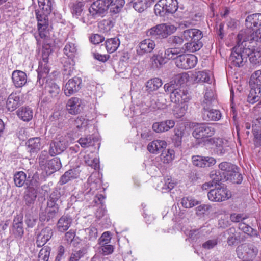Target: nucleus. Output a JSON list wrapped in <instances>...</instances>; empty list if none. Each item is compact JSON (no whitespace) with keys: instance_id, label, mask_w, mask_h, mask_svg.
<instances>
[{"instance_id":"obj_26","label":"nucleus","mask_w":261,"mask_h":261,"mask_svg":"<svg viewBox=\"0 0 261 261\" xmlns=\"http://www.w3.org/2000/svg\"><path fill=\"white\" fill-rule=\"evenodd\" d=\"M166 38L167 43L171 47V48H174L176 51L181 50L182 52L186 50L184 47H180V46L183 44L184 41L182 37L172 35Z\"/></svg>"},{"instance_id":"obj_13","label":"nucleus","mask_w":261,"mask_h":261,"mask_svg":"<svg viewBox=\"0 0 261 261\" xmlns=\"http://www.w3.org/2000/svg\"><path fill=\"white\" fill-rule=\"evenodd\" d=\"M172 102L181 104L187 102L189 100V95L187 90L177 88L170 94Z\"/></svg>"},{"instance_id":"obj_52","label":"nucleus","mask_w":261,"mask_h":261,"mask_svg":"<svg viewBox=\"0 0 261 261\" xmlns=\"http://www.w3.org/2000/svg\"><path fill=\"white\" fill-rule=\"evenodd\" d=\"M98 248V252L102 255H108L112 254L114 251L113 246L108 244H100Z\"/></svg>"},{"instance_id":"obj_2","label":"nucleus","mask_w":261,"mask_h":261,"mask_svg":"<svg viewBox=\"0 0 261 261\" xmlns=\"http://www.w3.org/2000/svg\"><path fill=\"white\" fill-rule=\"evenodd\" d=\"M237 45L233 48L231 54L229 58V62L231 67H241L247 62L248 55L250 53L249 49H245L243 44L248 41L239 42L237 37Z\"/></svg>"},{"instance_id":"obj_6","label":"nucleus","mask_w":261,"mask_h":261,"mask_svg":"<svg viewBox=\"0 0 261 261\" xmlns=\"http://www.w3.org/2000/svg\"><path fill=\"white\" fill-rule=\"evenodd\" d=\"M178 7L177 0H159L154 6V12L156 15L164 16L175 13Z\"/></svg>"},{"instance_id":"obj_15","label":"nucleus","mask_w":261,"mask_h":261,"mask_svg":"<svg viewBox=\"0 0 261 261\" xmlns=\"http://www.w3.org/2000/svg\"><path fill=\"white\" fill-rule=\"evenodd\" d=\"M155 46V42L150 39H144L141 41L137 48L138 55L143 56L145 54L151 53Z\"/></svg>"},{"instance_id":"obj_46","label":"nucleus","mask_w":261,"mask_h":261,"mask_svg":"<svg viewBox=\"0 0 261 261\" xmlns=\"http://www.w3.org/2000/svg\"><path fill=\"white\" fill-rule=\"evenodd\" d=\"M46 90L51 97H56L60 92L59 86L54 82H49L45 86Z\"/></svg>"},{"instance_id":"obj_64","label":"nucleus","mask_w":261,"mask_h":261,"mask_svg":"<svg viewBox=\"0 0 261 261\" xmlns=\"http://www.w3.org/2000/svg\"><path fill=\"white\" fill-rule=\"evenodd\" d=\"M124 4V0H116L115 3L113 4V2L111 3L110 7L111 10H112L114 13H117L120 11Z\"/></svg>"},{"instance_id":"obj_62","label":"nucleus","mask_w":261,"mask_h":261,"mask_svg":"<svg viewBox=\"0 0 261 261\" xmlns=\"http://www.w3.org/2000/svg\"><path fill=\"white\" fill-rule=\"evenodd\" d=\"M85 163L89 166L96 169L99 167V160L96 158L90 159L89 155H87L84 156Z\"/></svg>"},{"instance_id":"obj_58","label":"nucleus","mask_w":261,"mask_h":261,"mask_svg":"<svg viewBox=\"0 0 261 261\" xmlns=\"http://www.w3.org/2000/svg\"><path fill=\"white\" fill-rule=\"evenodd\" d=\"M188 55H180L175 61L176 66L180 68L186 69Z\"/></svg>"},{"instance_id":"obj_55","label":"nucleus","mask_w":261,"mask_h":261,"mask_svg":"<svg viewBox=\"0 0 261 261\" xmlns=\"http://www.w3.org/2000/svg\"><path fill=\"white\" fill-rule=\"evenodd\" d=\"M85 231L88 236L85 237V238L89 240H96L98 237L97 229L94 227L90 226L85 229Z\"/></svg>"},{"instance_id":"obj_56","label":"nucleus","mask_w":261,"mask_h":261,"mask_svg":"<svg viewBox=\"0 0 261 261\" xmlns=\"http://www.w3.org/2000/svg\"><path fill=\"white\" fill-rule=\"evenodd\" d=\"M188 106L187 104H184L183 106H180L176 107L173 110V114L177 118H181L186 113Z\"/></svg>"},{"instance_id":"obj_14","label":"nucleus","mask_w":261,"mask_h":261,"mask_svg":"<svg viewBox=\"0 0 261 261\" xmlns=\"http://www.w3.org/2000/svg\"><path fill=\"white\" fill-rule=\"evenodd\" d=\"M201 116L203 120L206 121H218L221 117V113L218 110L208 108H202Z\"/></svg>"},{"instance_id":"obj_37","label":"nucleus","mask_w":261,"mask_h":261,"mask_svg":"<svg viewBox=\"0 0 261 261\" xmlns=\"http://www.w3.org/2000/svg\"><path fill=\"white\" fill-rule=\"evenodd\" d=\"M97 141L98 139L91 135L84 136L81 137L78 140V142L83 148H88L93 146L95 143Z\"/></svg>"},{"instance_id":"obj_36","label":"nucleus","mask_w":261,"mask_h":261,"mask_svg":"<svg viewBox=\"0 0 261 261\" xmlns=\"http://www.w3.org/2000/svg\"><path fill=\"white\" fill-rule=\"evenodd\" d=\"M33 111L28 107L20 108L17 111L18 117L24 121H29L33 118Z\"/></svg>"},{"instance_id":"obj_31","label":"nucleus","mask_w":261,"mask_h":261,"mask_svg":"<svg viewBox=\"0 0 261 261\" xmlns=\"http://www.w3.org/2000/svg\"><path fill=\"white\" fill-rule=\"evenodd\" d=\"M77 45L74 40L68 41L63 49L64 54L70 59L74 58L77 55Z\"/></svg>"},{"instance_id":"obj_47","label":"nucleus","mask_w":261,"mask_h":261,"mask_svg":"<svg viewBox=\"0 0 261 261\" xmlns=\"http://www.w3.org/2000/svg\"><path fill=\"white\" fill-rule=\"evenodd\" d=\"M182 53L181 50H177L174 49V48H170L166 49L164 53V60L165 59L167 60H176L178 57V55L180 53Z\"/></svg>"},{"instance_id":"obj_41","label":"nucleus","mask_w":261,"mask_h":261,"mask_svg":"<svg viewBox=\"0 0 261 261\" xmlns=\"http://www.w3.org/2000/svg\"><path fill=\"white\" fill-rule=\"evenodd\" d=\"M165 63L164 58L160 55H153L150 58V66L153 69L161 68Z\"/></svg>"},{"instance_id":"obj_44","label":"nucleus","mask_w":261,"mask_h":261,"mask_svg":"<svg viewBox=\"0 0 261 261\" xmlns=\"http://www.w3.org/2000/svg\"><path fill=\"white\" fill-rule=\"evenodd\" d=\"M174 158V151L173 150L167 149L162 151L160 158L164 164L170 163Z\"/></svg>"},{"instance_id":"obj_12","label":"nucleus","mask_w":261,"mask_h":261,"mask_svg":"<svg viewBox=\"0 0 261 261\" xmlns=\"http://www.w3.org/2000/svg\"><path fill=\"white\" fill-rule=\"evenodd\" d=\"M82 100L78 97H72L68 100L66 105V109L69 114L76 115L80 113L83 110Z\"/></svg>"},{"instance_id":"obj_16","label":"nucleus","mask_w":261,"mask_h":261,"mask_svg":"<svg viewBox=\"0 0 261 261\" xmlns=\"http://www.w3.org/2000/svg\"><path fill=\"white\" fill-rule=\"evenodd\" d=\"M12 232L16 238H21L24 234L23 227V215L15 216L13 221Z\"/></svg>"},{"instance_id":"obj_8","label":"nucleus","mask_w":261,"mask_h":261,"mask_svg":"<svg viewBox=\"0 0 261 261\" xmlns=\"http://www.w3.org/2000/svg\"><path fill=\"white\" fill-rule=\"evenodd\" d=\"M112 2V0H97L91 4L89 12L93 17L100 16L108 10Z\"/></svg>"},{"instance_id":"obj_49","label":"nucleus","mask_w":261,"mask_h":261,"mask_svg":"<svg viewBox=\"0 0 261 261\" xmlns=\"http://www.w3.org/2000/svg\"><path fill=\"white\" fill-rule=\"evenodd\" d=\"M51 249L48 246L43 247L39 251L38 261H48Z\"/></svg>"},{"instance_id":"obj_18","label":"nucleus","mask_w":261,"mask_h":261,"mask_svg":"<svg viewBox=\"0 0 261 261\" xmlns=\"http://www.w3.org/2000/svg\"><path fill=\"white\" fill-rule=\"evenodd\" d=\"M53 230L49 227L42 229L37 236L36 244L38 247H42L48 241L53 235Z\"/></svg>"},{"instance_id":"obj_25","label":"nucleus","mask_w":261,"mask_h":261,"mask_svg":"<svg viewBox=\"0 0 261 261\" xmlns=\"http://www.w3.org/2000/svg\"><path fill=\"white\" fill-rule=\"evenodd\" d=\"M50 71V68L48 65V62H39L38 71V80L37 83L40 85L44 84V80L47 77Z\"/></svg>"},{"instance_id":"obj_45","label":"nucleus","mask_w":261,"mask_h":261,"mask_svg":"<svg viewBox=\"0 0 261 261\" xmlns=\"http://www.w3.org/2000/svg\"><path fill=\"white\" fill-rule=\"evenodd\" d=\"M210 177L211 179V181L213 184L214 186H216L217 185H219L220 182L223 180L226 176L223 177L219 170H214L210 172Z\"/></svg>"},{"instance_id":"obj_22","label":"nucleus","mask_w":261,"mask_h":261,"mask_svg":"<svg viewBox=\"0 0 261 261\" xmlns=\"http://www.w3.org/2000/svg\"><path fill=\"white\" fill-rule=\"evenodd\" d=\"M62 167L60 160L59 158H54L49 160L46 163L44 170L47 175H50L59 170Z\"/></svg>"},{"instance_id":"obj_39","label":"nucleus","mask_w":261,"mask_h":261,"mask_svg":"<svg viewBox=\"0 0 261 261\" xmlns=\"http://www.w3.org/2000/svg\"><path fill=\"white\" fill-rule=\"evenodd\" d=\"M162 80L159 78H153L148 80L146 83V90L150 93L158 90L162 85Z\"/></svg>"},{"instance_id":"obj_27","label":"nucleus","mask_w":261,"mask_h":261,"mask_svg":"<svg viewBox=\"0 0 261 261\" xmlns=\"http://www.w3.org/2000/svg\"><path fill=\"white\" fill-rule=\"evenodd\" d=\"M72 222V218L68 215H63L58 221L57 223V230L61 232L67 230Z\"/></svg>"},{"instance_id":"obj_11","label":"nucleus","mask_w":261,"mask_h":261,"mask_svg":"<svg viewBox=\"0 0 261 261\" xmlns=\"http://www.w3.org/2000/svg\"><path fill=\"white\" fill-rule=\"evenodd\" d=\"M22 103V97L20 92H13L8 97L6 107L8 111H13Z\"/></svg>"},{"instance_id":"obj_9","label":"nucleus","mask_w":261,"mask_h":261,"mask_svg":"<svg viewBox=\"0 0 261 261\" xmlns=\"http://www.w3.org/2000/svg\"><path fill=\"white\" fill-rule=\"evenodd\" d=\"M207 196L211 201L220 202L225 201L230 197V192L226 187L222 186L215 189L210 190Z\"/></svg>"},{"instance_id":"obj_17","label":"nucleus","mask_w":261,"mask_h":261,"mask_svg":"<svg viewBox=\"0 0 261 261\" xmlns=\"http://www.w3.org/2000/svg\"><path fill=\"white\" fill-rule=\"evenodd\" d=\"M38 21V30L40 37H45L44 33H47V28L48 25V15L45 14L35 13Z\"/></svg>"},{"instance_id":"obj_53","label":"nucleus","mask_w":261,"mask_h":261,"mask_svg":"<svg viewBox=\"0 0 261 261\" xmlns=\"http://www.w3.org/2000/svg\"><path fill=\"white\" fill-rule=\"evenodd\" d=\"M210 77L207 73L199 71L196 73L195 81L197 83H209Z\"/></svg>"},{"instance_id":"obj_40","label":"nucleus","mask_w":261,"mask_h":261,"mask_svg":"<svg viewBox=\"0 0 261 261\" xmlns=\"http://www.w3.org/2000/svg\"><path fill=\"white\" fill-rule=\"evenodd\" d=\"M120 40L117 38L107 39L105 42L107 51L110 54L115 52L120 45Z\"/></svg>"},{"instance_id":"obj_48","label":"nucleus","mask_w":261,"mask_h":261,"mask_svg":"<svg viewBox=\"0 0 261 261\" xmlns=\"http://www.w3.org/2000/svg\"><path fill=\"white\" fill-rule=\"evenodd\" d=\"M237 166L231 163L223 162L219 165V168L222 171H224L226 173V176L228 173H230L234 170H237Z\"/></svg>"},{"instance_id":"obj_21","label":"nucleus","mask_w":261,"mask_h":261,"mask_svg":"<svg viewBox=\"0 0 261 261\" xmlns=\"http://www.w3.org/2000/svg\"><path fill=\"white\" fill-rule=\"evenodd\" d=\"M59 213V207H54L53 208L41 210L39 213V220L41 222H49L54 219Z\"/></svg>"},{"instance_id":"obj_51","label":"nucleus","mask_w":261,"mask_h":261,"mask_svg":"<svg viewBox=\"0 0 261 261\" xmlns=\"http://www.w3.org/2000/svg\"><path fill=\"white\" fill-rule=\"evenodd\" d=\"M238 227L239 229L243 231L245 233H246L250 236H253L256 234V231L248 224H246L244 222L239 223Z\"/></svg>"},{"instance_id":"obj_23","label":"nucleus","mask_w":261,"mask_h":261,"mask_svg":"<svg viewBox=\"0 0 261 261\" xmlns=\"http://www.w3.org/2000/svg\"><path fill=\"white\" fill-rule=\"evenodd\" d=\"M175 125V122L172 120H168L160 122H155L152 125V129L156 133L166 132L173 128Z\"/></svg>"},{"instance_id":"obj_63","label":"nucleus","mask_w":261,"mask_h":261,"mask_svg":"<svg viewBox=\"0 0 261 261\" xmlns=\"http://www.w3.org/2000/svg\"><path fill=\"white\" fill-rule=\"evenodd\" d=\"M249 84L261 85V70L256 71L252 74Z\"/></svg>"},{"instance_id":"obj_59","label":"nucleus","mask_w":261,"mask_h":261,"mask_svg":"<svg viewBox=\"0 0 261 261\" xmlns=\"http://www.w3.org/2000/svg\"><path fill=\"white\" fill-rule=\"evenodd\" d=\"M115 21L113 18H110L107 19H104L99 23V27H103L105 31H110L114 25Z\"/></svg>"},{"instance_id":"obj_28","label":"nucleus","mask_w":261,"mask_h":261,"mask_svg":"<svg viewBox=\"0 0 261 261\" xmlns=\"http://www.w3.org/2000/svg\"><path fill=\"white\" fill-rule=\"evenodd\" d=\"M216 103L217 100L214 91L212 89H207L201 103L202 108L211 107Z\"/></svg>"},{"instance_id":"obj_60","label":"nucleus","mask_w":261,"mask_h":261,"mask_svg":"<svg viewBox=\"0 0 261 261\" xmlns=\"http://www.w3.org/2000/svg\"><path fill=\"white\" fill-rule=\"evenodd\" d=\"M48 34V32H47V33L45 32L44 35H45L46 36L40 37L43 39V48L53 50L54 43Z\"/></svg>"},{"instance_id":"obj_4","label":"nucleus","mask_w":261,"mask_h":261,"mask_svg":"<svg viewBox=\"0 0 261 261\" xmlns=\"http://www.w3.org/2000/svg\"><path fill=\"white\" fill-rule=\"evenodd\" d=\"M174 25L161 23L152 27L147 31V35L154 39L166 38L176 31Z\"/></svg>"},{"instance_id":"obj_61","label":"nucleus","mask_w":261,"mask_h":261,"mask_svg":"<svg viewBox=\"0 0 261 261\" xmlns=\"http://www.w3.org/2000/svg\"><path fill=\"white\" fill-rule=\"evenodd\" d=\"M156 103L155 100V98H152L150 100V104L149 106L142 104L141 106L143 108L140 111V113L143 114L145 113H148L150 111H153L158 109V108L155 107Z\"/></svg>"},{"instance_id":"obj_57","label":"nucleus","mask_w":261,"mask_h":261,"mask_svg":"<svg viewBox=\"0 0 261 261\" xmlns=\"http://www.w3.org/2000/svg\"><path fill=\"white\" fill-rule=\"evenodd\" d=\"M89 121L84 117H77L74 121V125L78 128H86L88 125Z\"/></svg>"},{"instance_id":"obj_24","label":"nucleus","mask_w":261,"mask_h":261,"mask_svg":"<svg viewBox=\"0 0 261 261\" xmlns=\"http://www.w3.org/2000/svg\"><path fill=\"white\" fill-rule=\"evenodd\" d=\"M37 191L35 189H27L23 195L24 206L32 207L35 203L37 198Z\"/></svg>"},{"instance_id":"obj_35","label":"nucleus","mask_w":261,"mask_h":261,"mask_svg":"<svg viewBox=\"0 0 261 261\" xmlns=\"http://www.w3.org/2000/svg\"><path fill=\"white\" fill-rule=\"evenodd\" d=\"M84 5V2L75 1L71 2L69 6L72 15L77 18L83 13Z\"/></svg>"},{"instance_id":"obj_34","label":"nucleus","mask_w":261,"mask_h":261,"mask_svg":"<svg viewBox=\"0 0 261 261\" xmlns=\"http://www.w3.org/2000/svg\"><path fill=\"white\" fill-rule=\"evenodd\" d=\"M79 175L80 173L75 169L69 170L61 177L59 184L60 185H63L71 179L77 178Z\"/></svg>"},{"instance_id":"obj_7","label":"nucleus","mask_w":261,"mask_h":261,"mask_svg":"<svg viewBox=\"0 0 261 261\" xmlns=\"http://www.w3.org/2000/svg\"><path fill=\"white\" fill-rule=\"evenodd\" d=\"M69 145L68 137L60 136L57 137L50 143L49 154L54 156L64 152Z\"/></svg>"},{"instance_id":"obj_50","label":"nucleus","mask_w":261,"mask_h":261,"mask_svg":"<svg viewBox=\"0 0 261 261\" xmlns=\"http://www.w3.org/2000/svg\"><path fill=\"white\" fill-rule=\"evenodd\" d=\"M38 221L37 217L32 215L30 213H26L25 215V222L28 227H34Z\"/></svg>"},{"instance_id":"obj_10","label":"nucleus","mask_w":261,"mask_h":261,"mask_svg":"<svg viewBox=\"0 0 261 261\" xmlns=\"http://www.w3.org/2000/svg\"><path fill=\"white\" fill-rule=\"evenodd\" d=\"M82 82V79L80 77H74L70 79L65 85V94L67 96H70L79 91L81 88Z\"/></svg>"},{"instance_id":"obj_54","label":"nucleus","mask_w":261,"mask_h":261,"mask_svg":"<svg viewBox=\"0 0 261 261\" xmlns=\"http://www.w3.org/2000/svg\"><path fill=\"white\" fill-rule=\"evenodd\" d=\"M148 2H146V0H139L134 2L133 6L136 11L142 12L148 7Z\"/></svg>"},{"instance_id":"obj_32","label":"nucleus","mask_w":261,"mask_h":261,"mask_svg":"<svg viewBox=\"0 0 261 261\" xmlns=\"http://www.w3.org/2000/svg\"><path fill=\"white\" fill-rule=\"evenodd\" d=\"M41 139L39 137H34L29 139L26 142L28 151L31 153H36L41 148Z\"/></svg>"},{"instance_id":"obj_42","label":"nucleus","mask_w":261,"mask_h":261,"mask_svg":"<svg viewBox=\"0 0 261 261\" xmlns=\"http://www.w3.org/2000/svg\"><path fill=\"white\" fill-rule=\"evenodd\" d=\"M239 168L237 167V170H234L230 173H228L227 176V180H230L231 182L240 184L243 180V176L239 172Z\"/></svg>"},{"instance_id":"obj_33","label":"nucleus","mask_w":261,"mask_h":261,"mask_svg":"<svg viewBox=\"0 0 261 261\" xmlns=\"http://www.w3.org/2000/svg\"><path fill=\"white\" fill-rule=\"evenodd\" d=\"M224 233L225 236L227 237V242L229 246L234 245L236 242L240 239L239 235L233 227L228 228Z\"/></svg>"},{"instance_id":"obj_1","label":"nucleus","mask_w":261,"mask_h":261,"mask_svg":"<svg viewBox=\"0 0 261 261\" xmlns=\"http://www.w3.org/2000/svg\"><path fill=\"white\" fill-rule=\"evenodd\" d=\"M245 25L246 29L241 30L237 35L239 42L257 41L261 37V13L248 15Z\"/></svg>"},{"instance_id":"obj_20","label":"nucleus","mask_w":261,"mask_h":261,"mask_svg":"<svg viewBox=\"0 0 261 261\" xmlns=\"http://www.w3.org/2000/svg\"><path fill=\"white\" fill-rule=\"evenodd\" d=\"M12 80L16 88H21L26 84L27 76L24 72L16 70L12 72Z\"/></svg>"},{"instance_id":"obj_43","label":"nucleus","mask_w":261,"mask_h":261,"mask_svg":"<svg viewBox=\"0 0 261 261\" xmlns=\"http://www.w3.org/2000/svg\"><path fill=\"white\" fill-rule=\"evenodd\" d=\"M27 180L26 174L23 171L17 172L14 175L15 185L18 187H22Z\"/></svg>"},{"instance_id":"obj_29","label":"nucleus","mask_w":261,"mask_h":261,"mask_svg":"<svg viewBox=\"0 0 261 261\" xmlns=\"http://www.w3.org/2000/svg\"><path fill=\"white\" fill-rule=\"evenodd\" d=\"M166 146L167 143L165 141L156 140L148 144L147 149L151 153L158 154L165 148Z\"/></svg>"},{"instance_id":"obj_38","label":"nucleus","mask_w":261,"mask_h":261,"mask_svg":"<svg viewBox=\"0 0 261 261\" xmlns=\"http://www.w3.org/2000/svg\"><path fill=\"white\" fill-rule=\"evenodd\" d=\"M40 185V178L39 174L36 172L33 175H29L26 182L27 189H35Z\"/></svg>"},{"instance_id":"obj_5","label":"nucleus","mask_w":261,"mask_h":261,"mask_svg":"<svg viewBox=\"0 0 261 261\" xmlns=\"http://www.w3.org/2000/svg\"><path fill=\"white\" fill-rule=\"evenodd\" d=\"M215 132V129L212 125L205 123L198 124L192 132V136L196 139V145L202 143L205 138L213 136Z\"/></svg>"},{"instance_id":"obj_30","label":"nucleus","mask_w":261,"mask_h":261,"mask_svg":"<svg viewBox=\"0 0 261 261\" xmlns=\"http://www.w3.org/2000/svg\"><path fill=\"white\" fill-rule=\"evenodd\" d=\"M39 9L35 10V13L49 15L52 11L51 0H38Z\"/></svg>"},{"instance_id":"obj_19","label":"nucleus","mask_w":261,"mask_h":261,"mask_svg":"<svg viewBox=\"0 0 261 261\" xmlns=\"http://www.w3.org/2000/svg\"><path fill=\"white\" fill-rule=\"evenodd\" d=\"M250 44L248 42H245L244 44L245 49H249L250 51L248 58H249L250 62L253 64L259 65L261 63V56L259 51L258 48L256 50L255 49V44H253V45Z\"/></svg>"},{"instance_id":"obj_3","label":"nucleus","mask_w":261,"mask_h":261,"mask_svg":"<svg viewBox=\"0 0 261 261\" xmlns=\"http://www.w3.org/2000/svg\"><path fill=\"white\" fill-rule=\"evenodd\" d=\"M184 40L189 41L184 45L188 50L195 52L199 50L203 46L200 40L203 37L202 32L196 29H189L184 31L182 33Z\"/></svg>"}]
</instances>
